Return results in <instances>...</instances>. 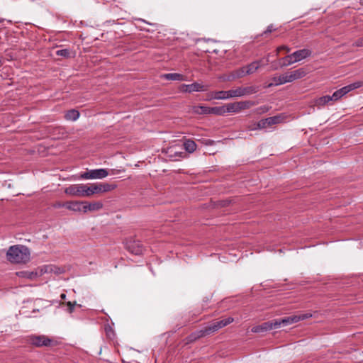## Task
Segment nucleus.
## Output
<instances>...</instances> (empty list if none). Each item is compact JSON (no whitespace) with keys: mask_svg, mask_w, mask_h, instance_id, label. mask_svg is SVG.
Segmentation results:
<instances>
[{"mask_svg":"<svg viewBox=\"0 0 363 363\" xmlns=\"http://www.w3.org/2000/svg\"><path fill=\"white\" fill-rule=\"evenodd\" d=\"M111 189V186L108 184H92L90 186L81 184L67 187L65 192L72 196L88 197L95 194L108 191Z\"/></svg>","mask_w":363,"mask_h":363,"instance_id":"1","label":"nucleus"},{"mask_svg":"<svg viewBox=\"0 0 363 363\" xmlns=\"http://www.w3.org/2000/svg\"><path fill=\"white\" fill-rule=\"evenodd\" d=\"M6 255L7 260L12 264H26L30 259V250L22 245L9 247Z\"/></svg>","mask_w":363,"mask_h":363,"instance_id":"2","label":"nucleus"},{"mask_svg":"<svg viewBox=\"0 0 363 363\" xmlns=\"http://www.w3.org/2000/svg\"><path fill=\"white\" fill-rule=\"evenodd\" d=\"M28 342L37 347H50L52 345L53 340L43 335H33L28 337Z\"/></svg>","mask_w":363,"mask_h":363,"instance_id":"3","label":"nucleus"},{"mask_svg":"<svg viewBox=\"0 0 363 363\" xmlns=\"http://www.w3.org/2000/svg\"><path fill=\"white\" fill-rule=\"evenodd\" d=\"M258 91L259 87L257 86H238L231 89V94L233 98H240L256 94Z\"/></svg>","mask_w":363,"mask_h":363,"instance_id":"4","label":"nucleus"},{"mask_svg":"<svg viewBox=\"0 0 363 363\" xmlns=\"http://www.w3.org/2000/svg\"><path fill=\"white\" fill-rule=\"evenodd\" d=\"M220 329L219 325L217 322H215L208 326L206 327L203 329H201L200 330L196 331L193 333H191L189 335L190 340H195L196 339H199L200 337H204L206 335H208L211 333H213L217 330Z\"/></svg>","mask_w":363,"mask_h":363,"instance_id":"5","label":"nucleus"},{"mask_svg":"<svg viewBox=\"0 0 363 363\" xmlns=\"http://www.w3.org/2000/svg\"><path fill=\"white\" fill-rule=\"evenodd\" d=\"M255 103L251 101H237L226 104L228 113H238L242 110L248 109L254 106Z\"/></svg>","mask_w":363,"mask_h":363,"instance_id":"6","label":"nucleus"},{"mask_svg":"<svg viewBox=\"0 0 363 363\" xmlns=\"http://www.w3.org/2000/svg\"><path fill=\"white\" fill-rule=\"evenodd\" d=\"M123 245L128 252L135 255H141L144 251V247L139 240H125Z\"/></svg>","mask_w":363,"mask_h":363,"instance_id":"7","label":"nucleus"},{"mask_svg":"<svg viewBox=\"0 0 363 363\" xmlns=\"http://www.w3.org/2000/svg\"><path fill=\"white\" fill-rule=\"evenodd\" d=\"M362 86L361 82H356L352 84H350L349 85H347L337 91H335L333 95L331 96V98L333 99V101H337L340 99H341L342 96H344L345 94L349 93L350 91L357 89Z\"/></svg>","mask_w":363,"mask_h":363,"instance_id":"8","label":"nucleus"},{"mask_svg":"<svg viewBox=\"0 0 363 363\" xmlns=\"http://www.w3.org/2000/svg\"><path fill=\"white\" fill-rule=\"evenodd\" d=\"M312 315L309 313H301L299 315H294L289 317H286L281 319H277L276 321H277L279 323V328L281 325H289L293 323H298L300 320H306L310 317H311Z\"/></svg>","mask_w":363,"mask_h":363,"instance_id":"9","label":"nucleus"},{"mask_svg":"<svg viewBox=\"0 0 363 363\" xmlns=\"http://www.w3.org/2000/svg\"><path fill=\"white\" fill-rule=\"evenodd\" d=\"M108 174V172L106 169H96L88 170L82 173L80 177L84 179H103Z\"/></svg>","mask_w":363,"mask_h":363,"instance_id":"10","label":"nucleus"},{"mask_svg":"<svg viewBox=\"0 0 363 363\" xmlns=\"http://www.w3.org/2000/svg\"><path fill=\"white\" fill-rule=\"evenodd\" d=\"M208 90V86H204L198 82H194L190 84H182L180 86V91L186 93H192L194 91L200 92Z\"/></svg>","mask_w":363,"mask_h":363,"instance_id":"11","label":"nucleus"},{"mask_svg":"<svg viewBox=\"0 0 363 363\" xmlns=\"http://www.w3.org/2000/svg\"><path fill=\"white\" fill-rule=\"evenodd\" d=\"M277 328H279V323L277 321H276V320H273L272 321L264 322L259 325L253 327L252 328V332L261 333Z\"/></svg>","mask_w":363,"mask_h":363,"instance_id":"12","label":"nucleus"},{"mask_svg":"<svg viewBox=\"0 0 363 363\" xmlns=\"http://www.w3.org/2000/svg\"><path fill=\"white\" fill-rule=\"evenodd\" d=\"M312 55V51L310 49L304 48L301 50H296L291 53V56L294 57V62H298L307 57H311Z\"/></svg>","mask_w":363,"mask_h":363,"instance_id":"13","label":"nucleus"},{"mask_svg":"<svg viewBox=\"0 0 363 363\" xmlns=\"http://www.w3.org/2000/svg\"><path fill=\"white\" fill-rule=\"evenodd\" d=\"M103 205L100 202H83L82 211L86 213L87 211H95L101 209Z\"/></svg>","mask_w":363,"mask_h":363,"instance_id":"14","label":"nucleus"},{"mask_svg":"<svg viewBox=\"0 0 363 363\" xmlns=\"http://www.w3.org/2000/svg\"><path fill=\"white\" fill-rule=\"evenodd\" d=\"M287 74H289V77L291 79V82H292L296 79H299L304 77L306 75L307 72L305 68L301 67L294 71L287 72Z\"/></svg>","mask_w":363,"mask_h":363,"instance_id":"15","label":"nucleus"},{"mask_svg":"<svg viewBox=\"0 0 363 363\" xmlns=\"http://www.w3.org/2000/svg\"><path fill=\"white\" fill-rule=\"evenodd\" d=\"M211 98L213 99H228L233 98L231 89L228 91H218L211 93Z\"/></svg>","mask_w":363,"mask_h":363,"instance_id":"16","label":"nucleus"},{"mask_svg":"<svg viewBox=\"0 0 363 363\" xmlns=\"http://www.w3.org/2000/svg\"><path fill=\"white\" fill-rule=\"evenodd\" d=\"M162 78L166 80L172 81H185L186 77L179 73H167L162 75Z\"/></svg>","mask_w":363,"mask_h":363,"instance_id":"17","label":"nucleus"},{"mask_svg":"<svg viewBox=\"0 0 363 363\" xmlns=\"http://www.w3.org/2000/svg\"><path fill=\"white\" fill-rule=\"evenodd\" d=\"M192 113L198 115H208L210 114V107L200 105L194 106L191 108Z\"/></svg>","mask_w":363,"mask_h":363,"instance_id":"18","label":"nucleus"},{"mask_svg":"<svg viewBox=\"0 0 363 363\" xmlns=\"http://www.w3.org/2000/svg\"><path fill=\"white\" fill-rule=\"evenodd\" d=\"M45 272L53 273L55 274H62L65 272L64 267H60L56 265L50 264L45 267Z\"/></svg>","mask_w":363,"mask_h":363,"instance_id":"19","label":"nucleus"},{"mask_svg":"<svg viewBox=\"0 0 363 363\" xmlns=\"http://www.w3.org/2000/svg\"><path fill=\"white\" fill-rule=\"evenodd\" d=\"M66 208L73 211H82L83 202L69 201L65 202Z\"/></svg>","mask_w":363,"mask_h":363,"instance_id":"20","label":"nucleus"},{"mask_svg":"<svg viewBox=\"0 0 363 363\" xmlns=\"http://www.w3.org/2000/svg\"><path fill=\"white\" fill-rule=\"evenodd\" d=\"M330 102H333L331 96L325 95L315 99V105L318 108H320L326 104H328Z\"/></svg>","mask_w":363,"mask_h":363,"instance_id":"21","label":"nucleus"},{"mask_svg":"<svg viewBox=\"0 0 363 363\" xmlns=\"http://www.w3.org/2000/svg\"><path fill=\"white\" fill-rule=\"evenodd\" d=\"M272 79L275 85H281L288 82H291L287 72L279 77H274Z\"/></svg>","mask_w":363,"mask_h":363,"instance_id":"22","label":"nucleus"},{"mask_svg":"<svg viewBox=\"0 0 363 363\" xmlns=\"http://www.w3.org/2000/svg\"><path fill=\"white\" fill-rule=\"evenodd\" d=\"M80 116L79 111L76 109H70L67 111L65 114V118L67 121H75Z\"/></svg>","mask_w":363,"mask_h":363,"instance_id":"23","label":"nucleus"},{"mask_svg":"<svg viewBox=\"0 0 363 363\" xmlns=\"http://www.w3.org/2000/svg\"><path fill=\"white\" fill-rule=\"evenodd\" d=\"M226 105L222 106L210 107V114H214L218 116H224L228 113Z\"/></svg>","mask_w":363,"mask_h":363,"instance_id":"24","label":"nucleus"},{"mask_svg":"<svg viewBox=\"0 0 363 363\" xmlns=\"http://www.w3.org/2000/svg\"><path fill=\"white\" fill-rule=\"evenodd\" d=\"M260 67V62L259 61H254L251 62L250 64L245 66L246 67V73L248 74V75L252 74L255 73Z\"/></svg>","mask_w":363,"mask_h":363,"instance_id":"25","label":"nucleus"},{"mask_svg":"<svg viewBox=\"0 0 363 363\" xmlns=\"http://www.w3.org/2000/svg\"><path fill=\"white\" fill-rule=\"evenodd\" d=\"M284 116L282 115L274 116L272 117L267 118V123H268L269 126L272 125L279 124L284 121Z\"/></svg>","mask_w":363,"mask_h":363,"instance_id":"26","label":"nucleus"},{"mask_svg":"<svg viewBox=\"0 0 363 363\" xmlns=\"http://www.w3.org/2000/svg\"><path fill=\"white\" fill-rule=\"evenodd\" d=\"M184 147L187 152L192 153L196 150L197 145L194 140H186L184 143Z\"/></svg>","mask_w":363,"mask_h":363,"instance_id":"27","label":"nucleus"},{"mask_svg":"<svg viewBox=\"0 0 363 363\" xmlns=\"http://www.w3.org/2000/svg\"><path fill=\"white\" fill-rule=\"evenodd\" d=\"M246 75H248L247 73H246V67L245 66L244 67H242L240 68H238L235 70H234L232 74H231V76L233 79H239V78H242Z\"/></svg>","mask_w":363,"mask_h":363,"instance_id":"28","label":"nucleus"},{"mask_svg":"<svg viewBox=\"0 0 363 363\" xmlns=\"http://www.w3.org/2000/svg\"><path fill=\"white\" fill-rule=\"evenodd\" d=\"M16 275L19 277L32 279L36 275V273L28 271H20L16 272Z\"/></svg>","mask_w":363,"mask_h":363,"instance_id":"29","label":"nucleus"},{"mask_svg":"<svg viewBox=\"0 0 363 363\" xmlns=\"http://www.w3.org/2000/svg\"><path fill=\"white\" fill-rule=\"evenodd\" d=\"M281 60L283 62V63L281 65V67H287V66H289V65L295 63V62H294V57L291 56V54L288 55L287 56H286L284 57H282L281 59Z\"/></svg>","mask_w":363,"mask_h":363,"instance_id":"30","label":"nucleus"},{"mask_svg":"<svg viewBox=\"0 0 363 363\" xmlns=\"http://www.w3.org/2000/svg\"><path fill=\"white\" fill-rule=\"evenodd\" d=\"M104 330L106 336L111 340L113 337V330L112 329V327L108 323L105 324Z\"/></svg>","mask_w":363,"mask_h":363,"instance_id":"31","label":"nucleus"},{"mask_svg":"<svg viewBox=\"0 0 363 363\" xmlns=\"http://www.w3.org/2000/svg\"><path fill=\"white\" fill-rule=\"evenodd\" d=\"M233 320H234V319L233 318L229 317L228 318H225V319H223V320H221L219 321H216V322L219 325L220 328H222L230 324L231 323H233Z\"/></svg>","mask_w":363,"mask_h":363,"instance_id":"32","label":"nucleus"},{"mask_svg":"<svg viewBox=\"0 0 363 363\" xmlns=\"http://www.w3.org/2000/svg\"><path fill=\"white\" fill-rule=\"evenodd\" d=\"M233 320H234V319L233 318L229 317L228 318H225V319H223V320H221L219 321H216V322L219 325L220 328H222L230 324L231 323H233Z\"/></svg>","mask_w":363,"mask_h":363,"instance_id":"33","label":"nucleus"},{"mask_svg":"<svg viewBox=\"0 0 363 363\" xmlns=\"http://www.w3.org/2000/svg\"><path fill=\"white\" fill-rule=\"evenodd\" d=\"M56 55L58 56L68 57H69L70 52H69V50H68V49H62V50H57Z\"/></svg>","mask_w":363,"mask_h":363,"instance_id":"34","label":"nucleus"},{"mask_svg":"<svg viewBox=\"0 0 363 363\" xmlns=\"http://www.w3.org/2000/svg\"><path fill=\"white\" fill-rule=\"evenodd\" d=\"M186 156V153L184 152H175L174 155H171L170 157L174 160H178L181 158H184Z\"/></svg>","mask_w":363,"mask_h":363,"instance_id":"35","label":"nucleus"},{"mask_svg":"<svg viewBox=\"0 0 363 363\" xmlns=\"http://www.w3.org/2000/svg\"><path fill=\"white\" fill-rule=\"evenodd\" d=\"M267 118L265 119H262L260 120L259 121H258L257 125V128H259V129H263V128H266L267 127H269L268 123H267Z\"/></svg>","mask_w":363,"mask_h":363,"instance_id":"36","label":"nucleus"},{"mask_svg":"<svg viewBox=\"0 0 363 363\" xmlns=\"http://www.w3.org/2000/svg\"><path fill=\"white\" fill-rule=\"evenodd\" d=\"M65 304H66V306L67 307V311L69 313H72L73 311H74V306L76 305V302L74 301V302L72 303L71 301H68Z\"/></svg>","mask_w":363,"mask_h":363,"instance_id":"37","label":"nucleus"},{"mask_svg":"<svg viewBox=\"0 0 363 363\" xmlns=\"http://www.w3.org/2000/svg\"><path fill=\"white\" fill-rule=\"evenodd\" d=\"M281 50H286L287 52H289L291 51V48L286 45H281V46L278 47L277 49V55H278V53Z\"/></svg>","mask_w":363,"mask_h":363,"instance_id":"38","label":"nucleus"},{"mask_svg":"<svg viewBox=\"0 0 363 363\" xmlns=\"http://www.w3.org/2000/svg\"><path fill=\"white\" fill-rule=\"evenodd\" d=\"M53 207H55L56 208H62V207L66 208L65 202H60V201L55 202L53 204Z\"/></svg>","mask_w":363,"mask_h":363,"instance_id":"39","label":"nucleus"},{"mask_svg":"<svg viewBox=\"0 0 363 363\" xmlns=\"http://www.w3.org/2000/svg\"><path fill=\"white\" fill-rule=\"evenodd\" d=\"M276 28H274L273 25H269L267 26L265 31H264L262 35H266L267 33H272L273 30H275Z\"/></svg>","mask_w":363,"mask_h":363,"instance_id":"40","label":"nucleus"},{"mask_svg":"<svg viewBox=\"0 0 363 363\" xmlns=\"http://www.w3.org/2000/svg\"><path fill=\"white\" fill-rule=\"evenodd\" d=\"M60 298L62 300H65L66 299V294H62L60 295Z\"/></svg>","mask_w":363,"mask_h":363,"instance_id":"41","label":"nucleus"},{"mask_svg":"<svg viewBox=\"0 0 363 363\" xmlns=\"http://www.w3.org/2000/svg\"><path fill=\"white\" fill-rule=\"evenodd\" d=\"M356 45L357 46H362L363 45V43L362 42H359V41H357L355 43Z\"/></svg>","mask_w":363,"mask_h":363,"instance_id":"42","label":"nucleus"},{"mask_svg":"<svg viewBox=\"0 0 363 363\" xmlns=\"http://www.w3.org/2000/svg\"><path fill=\"white\" fill-rule=\"evenodd\" d=\"M211 144H212V141L210 140H208V142L206 143V145H211Z\"/></svg>","mask_w":363,"mask_h":363,"instance_id":"43","label":"nucleus"},{"mask_svg":"<svg viewBox=\"0 0 363 363\" xmlns=\"http://www.w3.org/2000/svg\"><path fill=\"white\" fill-rule=\"evenodd\" d=\"M2 63H1V60H0V67L1 66Z\"/></svg>","mask_w":363,"mask_h":363,"instance_id":"44","label":"nucleus"}]
</instances>
